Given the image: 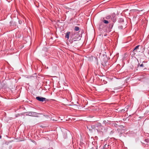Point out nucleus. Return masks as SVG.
Returning a JSON list of instances; mask_svg holds the SVG:
<instances>
[{
  "label": "nucleus",
  "instance_id": "nucleus-1",
  "mask_svg": "<svg viewBox=\"0 0 149 149\" xmlns=\"http://www.w3.org/2000/svg\"><path fill=\"white\" fill-rule=\"evenodd\" d=\"M105 18L107 20H110L111 22L115 23L116 19V15L114 13H113L111 15H107L105 17Z\"/></svg>",
  "mask_w": 149,
  "mask_h": 149
},
{
  "label": "nucleus",
  "instance_id": "nucleus-2",
  "mask_svg": "<svg viewBox=\"0 0 149 149\" xmlns=\"http://www.w3.org/2000/svg\"><path fill=\"white\" fill-rule=\"evenodd\" d=\"M70 39L73 40L72 42L73 41H75L78 40V39L80 40V36L77 33H75L72 32L70 35Z\"/></svg>",
  "mask_w": 149,
  "mask_h": 149
},
{
  "label": "nucleus",
  "instance_id": "nucleus-3",
  "mask_svg": "<svg viewBox=\"0 0 149 149\" xmlns=\"http://www.w3.org/2000/svg\"><path fill=\"white\" fill-rule=\"evenodd\" d=\"M114 23L111 22L110 24L107 27V29H106L105 32H109L111 31V29L113 26V24Z\"/></svg>",
  "mask_w": 149,
  "mask_h": 149
},
{
  "label": "nucleus",
  "instance_id": "nucleus-4",
  "mask_svg": "<svg viewBox=\"0 0 149 149\" xmlns=\"http://www.w3.org/2000/svg\"><path fill=\"white\" fill-rule=\"evenodd\" d=\"M36 99L42 102L47 100L46 98L41 97H36Z\"/></svg>",
  "mask_w": 149,
  "mask_h": 149
},
{
  "label": "nucleus",
  "instance_id": "nucleus-5",
  "mask_svg": "<svg viewBox=\"0 0 149 149\" xmlns=\"http://www.w3.org/2000/svg\"><path fill=\"white\" fill-rule=\"evenodd\" d=\"M28 115L30 116L36 117L37 113L34 112H29L28 113Z\"/></svg>",
  "mask_w": 149,
  "mask_h": 149
},
{
  "label": "nucleus",
  "instance_id": "nucleus-6",
  "mask_svg": "<svg viewBox=\"0 0 149 149\" xmlns=\"http://www.w3.org/2000/svg\"><path fill=\"white\" fill-rule=\"evenodd\" d=\"M104 19V18H101V20L104 24H108L109 23H111V21L110 20H106Z\"/></svg>",
  "mask_w": 149,
  "mask_h": 149
},
{
  "label": "nucleus",
  "instance_id": "nucleus-7",
  "mask_svg": "<svg viewBox=\"0 0 149 149\" xmlns=\"http://www.w3.org/2000/svg\"><path fill=\"white\" fill-rule=\"evenodd\" d=\"M70 33V32L69 31H68L67 32L66 35L65 36V38H67L68 40L69 38V35Z\"/></svg>",
  "mask_w": 149,
  "mask_h": 149
},
{
  "label": "nucleus",
  "instance_id": "nucleus-8",
  "mask_svg": "<svg viewBox=\"0 0 149 149\" xmlns=\"http://www.w3.org/2000/svg\"><path fill=\"white\" fill-rule=\"evenodd\" d=\"M139 45H137L136 46L135 48L134 49L133 52L134 53V54H135V52H137V49H139Z\"/></svg>",
  "mask_w": 149,
  "mask_h": 149
},
{
  "label": "nucleus",
  "instance_id": "nucleus-9",
  "mask_svg": "<svg viewBox=\"0 0 149 149\" xmlns=\"http://www.w3.org/2000/svg\"><path fill=\"white\" fill-rule=\"evenodd\" d=\"M74 29L75 31H78L79 30V28L77 26H75L74 27Z\"/></svg>",
  "mask_w": 149,
  "mask_h": 149
},
{
  "label": "nucleus",
  "instance_id": "nucleus-10",
  "mask_svg": "<svg viewBox=\"0 0 149 149\" xmlns=\"http://www.w3.org/2000/svg\"><path fill=\"white\" fill-rule=\"evenodd\" d=\"M124 20L122 18H120L119 19V20H118V22L120 23V22H123Z\"/></svg>",
  "mask_w": 149,
  "mask_h": 149
},
{
  "label": "nucleus",
  "instance_id": "nucleus-11",
  "mask_svg": "<svg viewBox=\"0 0 149 149\" xmlns=\"http://www.w3.org/2000/svg\"><path fill=\"white\" fill-rule=\"evenodd\" d=\"M18 22L20 24H21L22 23V21L21 20H19L18 21Z\"/></svg>",
  "mask_w": 149,
  "mask_h": 149
},
{
  "label": "nucleus",
  "instance_id": "nucleus-12",
  "mask_svg": "<svg viewBox=\"0 0 149 149\" xmlns=\"http://www.w3.org/2000/svg\"><path fill=\"white\" fill-rule=\"evenodd\" d=\"M123 26H118V28L119 29H122L123 28Z\"/></svg>",
  "mask_w": 149,
  "mask_h": 149
},
{
  "label": "nucleus",
  "instance_id": "nucleus-13",
  "mask_svg": "<svg viewBox=\"0 0 149 149\" xmlns=\"http://www.w3.org/2000/svg\"><path fill=\"white\" fill-rule=\"evenodd\" d=\"M140 67H143V64H141V65H140Z\"/></svg>",
  "mask_w": 149,
  "mask_h": 149
},
{
  "label": "nucleus",
  "instance_id": "nucleus-14",
  "mask_svg": "<svg viewBox=\"0 0 149 149\" xmlns=\"http://www.w3.org/2000/svg\"><path fill=\"white\" fill-rule=\"evenodd\" d=\"M102 24L101 23L100 25L99 26H100V28L101 26H102Z\"/></svg>",
  "mask_w": 149,
  "mask_h": 149
},
{
  "label": "nucleus",
  "instance_id": "nucleus-15",
  "mask_svg": "<svg viewBox=\"0 0 149 149\" xmlns=\"http://www.w3.org/2000/svg\"><path fill=\"white\" fill-rule=\"evenodd\" d=\"M139 65H140V64H139H139H138V66H139Z\"/></svg>",
  "mask_w": 149,
  "mask_h": 149
},
{
  "label": "nucleus",
  "instance_id": "nucleus-16",
  "mask_svg": "<svg viewBox=\"0 0 149 149\" xmlns=\"http://www.w3.org/2000/svg\"><path fill=\"white\" fill-rule=\"evenodd\" d=\"M148 54H149V52H148Z\"/></svg>",
  "mask_w": 149,
  "mask_h": 149
}]
</instances>
